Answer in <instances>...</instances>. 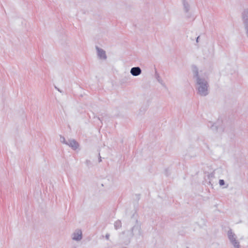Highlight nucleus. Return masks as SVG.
I'll return each instance as SVG.
<instances>
[{"instance_id": "obj_1", "label": "nucleus", "mask_w": 248, "mask_h": 248, "mask_svg": "<svg viewBox=\"0 0 248 248\" xmlns=\"http://www.w3.org/2000/svg\"><path fill=\"white\" fill-rule=\"evenodd\" d=\"M193 78L196 81V89L197 93L201 96H205L209 93V84L207 79L202 77L199 73L197 66L193 65L192 67Z\"/></svg>"}, {"instance_id": "obj_2", "label": "nucleus", "mask_w": 248, "mask_h": 248, "mask_svg": "<svg viewBox=\"0 0 248 248\" xmlns=\"http://www.w3.org/2000/svg\"><path fill=\"white\" fill-rule=\"evenodd\" d=\"M242 16L245 33L248 39V9H245L244 10Z\"/></svg>"}, {"instance_id": "obj_3", "label": "nucleus", "mask_w": 248, "mask_h": 248, "mask_svg": "<svg viewBox=\"0 0 248 248\" xmlns=\"http://www.w3.org/2000/svg\"><path fill=\"white\" fill-rule=\"evenodd\" d=\"M228 236L229 240L234 248H240L239 242L236 240V236L235 234L232 232L231 230L228 232Z\"/></svg>"}, {"instance_id": "obj_4", "label": "nucleus", "mask_w": 248, "mask_h": 248, "mask_svg": "<svg viewBox=\"0 0 248 248\" xmlns=\"http://www.w3.org/2000/svg\"><path fill=\"white\" fill-rule=\"evenodd\" d=\"M73 240L79 242L82 239L83 234L81 229H76L71 235Z\"/></svg>"}, {"instance_id": "obj_5", "label": "nucleus", "mask_w": 248, "mask_h": 248, "mask_svg": "<svg viewBox=\"0 0 248 248\" xmlns=\"http://www.w3.org/2000/svg\"><path fill=\"white\" fill-rule=\"evenodd\" d=\"M96 49L98 58L100 59L106 60L107 59V56L105 51L97 46H96Z\"/></svg>"}, {"instance_id": "obj_6", "label": "nucleus", "mask_w": 248, "mask_h": 248, "mask_svg": "<svg viewBox=\"0 0 248 248\" xmlns=\"http://www.w3.org/2000/svg\"><path fill=\"white\" fill-rule=\"evenodd\" d=\"M67 145L74 150H76L79 146L78 142L75 140H69Z\"/></svg>"}, {"instance_id": "obj_7", "label": "nucleus", "mask_w": 248, "mask_h": 248, "mask_svg": "<svg viewBox=\"0 0 248 248\" xmlns=\"http://www.w3.org/2000/svg\"><path fill=\"white\" fill-rule=\"evenodd\" d=\"M130 73L133 76H138L141 73V70L139 67H134L131 69Z\"/></svg>"}, {"instance_id": "obj_8", "label": "nucleus", "mask_w": 248, "mask_h": 248, "mask_svg": "<svg viewBox=\"0 0 248 248\" xmlns=\"http://www.w3.org/2000/svg\"><path fill=\"white\" fill-rule=\"evenodd\" d=\"M140 227L138 224H137L135 226H134L131 229V236H133L134 235V231H137L139 232H140Z\"/></svg>"}, {"instance_id": "obj_9", "label": "nucleus", "mask_w": 248, "mask_h": 248, "mask_svg": "<svg viewBox=\"0 0 248 248\" xmlns=\"http://www.w3.org/2000/svg\"><path fill=\"white\" fill-rule=\"evenodd\" d=\"M184 10L188 12L189 10V5L186 0H182Z\"/></svg>"}, {"instance_id": "obj_10", "label": "nucleus", "mask_w": 248, "mask_h": 248, "mask_svg": "<svg viewBox=\"0 0 248 248\" xmlns=\"http://www.w3.org/2000/svg\"><path fill=\"white\" fill-rule=\"evenodd\" d=\"M155 78L159 83L163 85V81L156 70L155 71Z\"/></svg>"}, {"instance_id": "obj_11", "label": "nucleus", "mask_w": 248, "mask_h": 248, "mask_svg": "<svg viewBox=\"0 0 248 248\" xmlns=\"http://www.w3.org/2000/svg\"><path fill=\"white\" fill-rule=\"evenodd\" d=\"M114 225L115 229L116 230L121 228L122 227V223H121V220H118L116 221L114 223Z\"/></svg>"}, {"instance_id": "obj_12", "label": "nucleus", "mask_w": 248, "mask_h": 248, "mask_svg": "<svg viewBox=\"0 0 248 248\" xmlns=\"http://www.w3.org/2000/svg\"><path fill=\"white\" fill-rule=\"evenodd\" d=\"M218 123H219V122L212 125L211 128L213 130H218L219 128L218 127Z\"/></svg>"}, {"instance_id": "obj_13", "label": "nucleus", "mask_w": 248, "mask_h": 248, "mask_svg": "<svg viewBox=\"0 0 248 248\" xmlns=\"http://www.w3.org/2000/svg\"><path fill=\"white\" fill-rule=\"evenodd\" d=\"M60 141L61 142H62L65 144H66V145L67 144L68 141H67L65 140L64 137L63 136H60Z\"/></svg>"}, {"instance_id": "obj_14", "label": "nucleus", "mask_w": 248, "mask_h": 248, "mask_svg": "<svg viewBox=\"0 0 248 248\" xmlns=\"http://www.w3.org/2000/svg\"><path fill=\"white\" fill-rule=\"evenodd\" d=\"M85 164L88 167H90L92 165L91 161L89 160H86L85 161Z\"/></svg>"}, {"instance_id": "obj_15", "label": "nucleus", "mask_w": 248, "mask_h": 248, "mask_svg": "<svg viewBox=\"0 0 248 248\" xmlns=\"http://www.w3.org/2000/svg\"><path fill=\"white\" fill-rule=\"evenodd\" d=\"M219 184L220 186H222L225 185V182L223 180L220 179L219 181Z\"/></svg>"}, {"instance_id": "obj_16", "label": "nucleus", "mask_w": 248, "mask_h": 248, "mask_svg": "<svg viewBox=\"0 0 248 248\" xmlns=\"http://www.w3.org/2000/svg\"><path fill=\"white\" fill-rule=\"evenodd\" d=\"M105 237H106V238L108 240V239H109V235L108 234H107L106 235V236H105Z\"/></svg>"}, {"instance_id": "obj_17", "label": "nucleus", "mask_w": 248, "mask_h": 248, "mask_svg": "<svg viewBox=\"0 0 248 248\" xmlns=\"http://www.w3.org/2000/svg\"><path fill=\"white\" fill-rule=\"evenodd\" d=\"M99 157L98 161L99 162H100L102 161V159H101V157L100 155V154H99Z\"/></svg>"}, {"instance_id": "obj_18", "label": "nucleus", "mask_w": 248, "mask_h": 248, "mask_svg": "<svg viewBox=\"0 0 248 248\" xmlns=\"http://www.w3.org/2000/svg\"><path fill=\"white\" fill-rule=\"evenodd\" d=\"M200 38V36H198L197 39H196V42L197 43H198L199 42V39Z\"/></svg>"}, {"instance_id": "obj_19", "label": "nucleus", "mask_w": 248, "mask_h": 248, "mask_svg": "<svg viewBox=\"0 0 248 248\" xmlns=\"http://www.w3.org/2000/svg\"><path fill=\"white\" fill-rule=\"evenodd\" d=\"M55 88L60 93L62 92L59 88H57L56 87H55Z\"/></svg>"}]
</instances>
